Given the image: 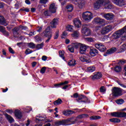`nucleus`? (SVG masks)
Returning a JSON list of instances; mask_svg holds the SVG:
<instances>
[{"instance_id": "obj_13", "label": "nucleus", "mask_w": 126, "mask_h": 126, "mask_svg": "<svg viewBox=\"0 0 126 126\" xmlns=\"http://www.w3.org/2000/svg\"><path fill=\"white\" fill-rule=\"evenodd\" d=\"M103 16L107 20H112L114 19V14L112 13L104 14Z\"/></svg>"}, {"instance_id": "obj_27", "label": "nucleus", "mask_w": 126, "mask_h": 126, "mask_svg": "<svg viewBox=\"0 0 126 126\" xmlns=\"http://www.w3.org/2000/svg\"><path fill=\"white\" fill-rule=\"evenodd\" d=\"M68 64L70 66H74L76 64V61L74 59H72L68 63Z\"/></svg>"}, {"instance_id": "obj_53", "label": "nucleus", "mask_w": 126, "mask_h": 126, "mask_svg": "<svg viewBox=\"0 0 126 126\" xmlns=\"http://www.w3.org/2000/svg\"><path fill=\"white\" fill-rule=\"evenodd\" d=\"M121 49L122 51H126V44L124 43L121 46Z\"/></svg>"}, {"instance_id": "obj_3", "label": "nucleus", "mask_w": 126, "mask_h": 126, "mask_svg": "<svg viewBox=\"0 0 126 126\" xmlns=\"http://www.w3.org/2000/svg\"><path fill=\"white\" fill-rule=\"evenodd\" d=\"M82 18L87 22H90L93 19V14L91 12L86 11L82 14Z\"/></svg>"}, {"instance_id": "obj_25", "label": "nucleus", "mask_w": 126, "mask_h": 126, "mask_svg": "<svg viewBox=\"0 0 126 126\" xmlns=\"http://www.w3.org/2000/svg\"><path fill=\"white\" fill-rule=\"evenodd\" d=\"M55 125L56 126H65L66 125V120H62L56 122Z\"/></svg>"}, {"instance_id": "obj_22", "label": "nucleus", "mask_w": 126, "mask_h": 126, "mask_svg": "<svg viewBox=\"0 0 126 126\" xmlns=\"http://www.w3.org/2000/svg\"><path fill=\"white\" fill-rule=\"evenodd\" d=\"M77 2L78 6L80 8H83V6H84V4H85V3H84V0H77Z\"/></svg>"}, {"instance_id": "obj_41", "label": "nucleus", "mask_w": 126, "mask_h": 126, "mask_svg": "<svg viewBox=\"0 0 126 126\" xmlns=\"http://www.w3.org/2000/svg\"><path fill=\"white\" fill-rule=\"evenodd\" d=\"M66 8L67 9L68 11H72L73 7L72 5H68L66 6Z\"/></svg>"}, {"instance_id": "obj_9", "label": "nucleus", "mask_w": 126, "mask_h": 126, "mask_svg": "<svg viewBox=\"0 0 126 126\" xmlns=\"http://www.w3.org/2000/svg\"><path fill=\"white\" fill-rule=\"evenodd\" d=\"M103 75L101 72H97L94 75L92 76V79L93 80H98L99 79H101Z\"/></svg>"}, {"instance_id": "obj_58", "label": "nucleus", "mask_w": 126, "mask_h": 126, "mask_svg": "<svg viewBox=\"0 0 126 126\" xmlns=\"http://www.w3.org/2000/svg\"><path fill=\"white\" fill-rule=\"evenodd\" d=\"M119 63H121V64H125V63H126V60H120Z\"/></svg>"}, {"instance_id": "obj_30", "label": "nucleus", "mask_w": 126, "mask_h": 126, "mask_svg": "<svg viewBox=\"0 0 126 126\" xmlns=\"http://www.w3.org/2000/svg\"><path fill=\"white\" fill-rule=\"evenodd\" d=\"M5 116L6 118H7V120L9 121V123H12L14 120H13V118L10 117L8 114H5Z\"/></svg>"}, {"instance_id": "obj_36", "label": "nucleus", "mask_w": 126, "mask_h": 126, "mask_svg": "<svg viewBox=\"0 0 126 126\" xmlns=\"http://www.w3.org/2000/svg\"><path fill=\"white\" fill-rule=\"evenodd\" d=\"M104 28H105V29H106L107 32H108L113 30V27L111 25L106 26Z\"/></svg>"}, {"instance_id": "obj_24", "label": "nucleus", "mask_w": 126, "mask_h": 126, "mask_svg": "<svg viewBox=\"0 0 126 126\" xmlns=\"http://www.w3.org/2000/svg\"><path fill=\"white\" fill-rule=\"evenodd\" d=\"M116 51H117V48L116 47H112L107 51L106 54L107 55H111L112 54H114V53H115V52H116Z\"/></svg>"}, {"instance_id": "obj_29", "label": "nucleus", "mask_w": 126, "mask_h": 126, "mask_svg": "<svg viewBox=\"0 0 126 126\" xmlns=\"http://www.w3.org/2000/svg\"><path fill=\"white\" fill-rule=\"evenodd\" d=\"M96 68L94 66H91L87 68V70L88 72H93L95 71Z\"/></svg>"}, {"instance_id": "obj_1", "label": "nucleus", "mask_w": 126, "mask_h": 126, "mask_svg": "<svg viewBox=\"0 0 126 126\" xmlns=\"http://www.w3.org/2000/svg\"><path fill=\"white\" fill-rule=\"evenodd\" d=\"M50 24L51 26L48 27L43 32L44 34V36L48 38L45 41L46 43H48L53 36V31L51 27V28H57V25L59 24V20L56 18L54 19L51 22Z\"/></svg>"}, {"instance_id": "obj_28", "label": "nucleus", "mask_w": 126, "mask_h": 126, "mask_svg": "<svg viewBox=\"0 0 126 126\" xmlns=\"http://www.w3.org/2000/svg\"><path fill=\"white\" fill-rule=\"evenodd\" d=\"M46 120V116L43 117V116H39V117H37L36 118V122L39 123V122H41V121H45Z\"/></svg>"}, {"instance_id": "obj_51", "label": "nucleus", "mask_w": 126, "mask_h": 126, "mask_svg": "<svg viewBox=\"0 0 126 126\" xmlns=\"http://www.w3.org/2000/svg\"><path fill=\"white\" fill-rule=\"evenodd\" d=\"M99 90L101 93H105L106 92V89H105V87L104 86L101 87Z\"/></svg>"}, {"instance_id": "obj_49", "label": "nucleus", "mask_w": 126, "mask_h": 126, "mask_svg": "<svg viewBox=\"0 0 126 126\" xmlns=\"http://www.w3.org/2000/svg\"><path fill=\"white\" fill-rule=\"evenodd\" d=\"M67 35V32H66V31L63 32V33H62V35L61 36L62 38L64 39V38H65V37H66Z\"/></svg>"}, {"instance_id": "obj_17", "label": "nucleus", "mask_w": 126, "mask_h": 126, "mask_svg": "<svg viewBox=\"0 0 126 126\" xmlns=\"http://www.w3.org/2000/svg\"><path fill=\"white\" fill-rule=\"evenodd\" d=\"M90 54L92 57H95L98 55V51L95 48H92L90 49Z\"/></svg>"}, {"instance_id": "obj_42", "label": "nucleus", "mask_w": 126, "mask_h": 126, "mask_svg": "<svg viewBox=\"0 0 126 126\" xmlns=\"http://www.w3.org/2000/svg\"><path fill=\"white\" fill-rule=\"evenodd\" d=\"M68 51L71 52V53H74V48L73 47V46H72V45H69L68 46Z\"/></svg>"}, {"instance_id": "obj_50", "label": "nucleus", "mask_w": 126, "mask_h": 126, "mask_svg": "<svg viewBox=\"0 0 126 126\" xmlns=\"http://www.w3.org/2000/svg\"><path fill=\"white\" fill-rule=\"evenodd\" d=\"M59 30H57L55 32V35L54 36V39H57L58 38H59Z\"/></svg>"}, {"instance_id": "obj_54", "label": "nucleus", "mask_w": 126, "mask_h": 126, "mask_svg": "<svg viewBox=\"0 0 126 126\" xmlns=\"http://www.w3.org/2000/svg\"><path fill=\"white\" fill-rule=\"evenodd\" d=\"M86 40L88 41V42H94V39L92 37H87L86 38Z\"/></svg>"}, {"instance_id": "obj_35", "label": "nucleus", "mask_w": 126, "mask_h": 126, "mask_svg": "<svg viewBox=\"0 0 126 126\" xmlns=\"http://www.w3.org/2000/svg\"><path fill=\"white\" fill-rule=\"evenodd\" d=\"M116 103L118 104V105H122V104H124L125 103V100L123 99H119L116 100Z\"/></svg>"}, {"instance_id": "obj_20", "label": "nucleus", "mask_w": 126, "mask_h": 126, "mask_svg": "<svg viewBox=\"0 0 126 126\" xmlns=\"http://www.w3.org/2000/svg\"><path fill=\"white\" fill-rule=\"evenodd\" d=\"M75 122H76V118H75V117H72L66 120V124L71 123V125H74V124H75Z\"/></svg>"}, {"instance_id": "obj_19", "label": "nucleus", "mask_w": 126, "mask_h": 126, "mask_svg": "<svg viewBox=\"0 0 126 126\" xmlns=\"http://www.w3.org/2000/svg\"><path fill=\"white\" fill-rule=\"evenodd\" d=\"M80 61H81V62H85L87 63H91V60H89V59H88V57H86V56H81L80 57Z\"/></svg>"}, {"instance_id": "obj_23", "label": "nucleus", "mask_w": 126, "mask_h": 126, "mask_svg": "<svg viewBox=\"0 0 126 126\" xmlns=\"http://www.w3.org/2000/svg\"><path fill=\"white\" fill-rule=\"evenodd\" d=\"M19 31V28L16 27L13 29V34L15 38H16L18 36V32Z\"/></svg>"}, {"instance_id": "obj_26", "label": "nucleus", "mask_w": 126, "mask_h": 126, "mask_svg": "<svg viewBox=\"0 0 126 126\" xmlns=\"http://www.w3.org/2000/svg\"><path fill=\"white\" fill-rule=\"evenodd\" d=\"M15 116L18 118V119H21L22 117L21 115V111L19 110H16L15 111Z\"/></svg>"}, {"instance_id": "obj_11", "label": "nucleus", "mask_w": 126, "mask_h": 126, "mask_svg": "<svg viewBox=\"0 0 126 126\" xmlns=\"http://www.w3.org/2000/svg\"><path fill=\"white\" fill-rule=\"evenodd\" d=\"M95 47L98 49L100 52H105L106 51V47L102 43H97L95 44Z\"/></svg>"}, {"instance_id": "obj_2", "label": "nucleus", "mask_w": 126, "mask_h": 126, "mask_svg": "<svg viewBox=\"0 0 126 126\" xmlns=\"http://www.w3.org/2000/svg\"><path fill=\"white\" fill-rule=\"evenodd\" d=\"M121 37L122 41L126 40V26L123 29L115 32L111 36L112 39H119Z\"/></svg>"}, {"instance_id": "obj_33", "label": "nucleus", "mask_w": 126, "mask_h": 126, "mask_svg": "<svg viewBox=\"0 0 126 126\" xmlns=\"http://www.w3.org/2000/svg\"><path fill=\"white\" fill-rule=\"evenodd\" d=\"M81 45V43H77V42H75V43H74L72 44V47H73L75 49H77L78 48H79V47H80Z\"/></svg>"}, {"instance_id": "obj_5", "label": "nucleus", "mask_w": 126, "mask_h": 126, "mask_svg": "<svg viewBox=\"0 0 126 126\" xmlns=\"http://www.w3.org/2000/svg\"><path fill=\"white\" fill-rule=\"evenodd\" d=\"M112 92L114 97H119V96H122L123 91L122 89L115 87L112 89Z\"/></svg>"}, {"instance_id": "obj_18", "label": "nucleus", "mask_w": 126, "mask_h": 126, "mask_svg": "<svg viewBox=\"0 0 126 126\" xmlns=\"http://www.w3.org/2000/svg\"><path fill=\"white\" fill-rule=\"evenodd\" d=\"M0 24L1 25H3L4 26H7L8 25V23L6 22L5 19L3 16L0 15Z\"/></svg>"}, {"instance_id": "obj_44", "label": "nucleus", "mask_w": 126, "mask_h": 126, "mask_svg": "<svg viewBox=\"0 0 126 126\" xmlns=\"http://www.w3.org/2000/svg\"><path fill=\"white\" fill-rule=\"evenodd\" d=\"M43 47H44V43H41V44H37L36 45V48L38 50H40V49H42V48H43Z\"/></svg>"}, {"instance_id": "obj_4", "label": "nucleus", "mask_w": 126, "mask_h": 126, "mask_svg": "<svg viewBox=\"0 0 126 126\" xmlns=\"http://www.w3.org/2000/svg\"><path fill=\"white\" fill-rule=\"evenodd\" d=\"M73 98H78L76 99V101L78 102V103H81V102H83V103H87L88 98L86 97V96L82 95H78V94L75 93L73 94Z\"/></svg>"}, {"instance_id": "obj_52", "label": "nucleus", "mask_w": 126, "mask_h": 126, "mask_svg": "<svg viewBox=\"0 0 126 126\" xmlns=\"http://www.w3.org/2000/svg\"><path fill=\"white\" fill-rule=\"evenodd\" d=\"M46 68L47 67H43L40 70V73H41L42 74H44V73L46 72Z\"/></svg>"}, {"instance_id": "obj_55", "label": "nucleus", "mask_w": 126, "mask_h": 126, "mask_svg": "<svg viewBox=\"0 0 126 126\" xmlns=\"http://www.w3.org/2000/svg\"><path fill=\"white\" fill-rule=\"evenodd\" d=\"M9 53H10V54H15V52H14V50H13V49H12L11 47H9Z\"/></svg>"}, {"instance_id": "obj_21", "label": "nucleus", "mask_w": 126, "mask_h": 126, "mask_svg": "<svg viewBox=\"0 0 126 126\" xmlns=\"http://www.w3.org/2000/svg\"><path fill=\"white\" fill-rule=\"evenodd\" d=\"M74 24L76 27L79 28L81 26V22L78 19H75L73 20Z\"/></svg>"}, {"instance_id": "obj_57", "label": "nucleus", "mask_w": 126, "mask_h": 126, "mask_svg": "<svg viewBox=\"0 0 126 126\" xmlns=\"http://www.w3.org/2000/svg\"><path fill=\"white\" fill-rule=\"evenodd\" d=\"M48 59V57L46 56H43L41 58V60L42 61H44V62H46L47 60Z\"/></svg>"}, {"instance_id": "obj_10", "label": "nucleus", "mask_w": 126, "mask_h": 126, "mask_svg": "<svg viewBox=\"0 0 126 126\" xmlns=\"http://www.w3.org/2000/svg\"><path fill=\"white\" fill-rule=\"evenodd\" d=\"M93 22L94 23H95V24H103V23H105V20L100 18L99 17L94 18L93 21Z\"/></svg>"}, {"instance_id": "obj_8", "label": "nucleus", "mask_w": 126, "mask_h": 126, "mask_svg": "<svg viewBox=\"0 0 126 126\" xmlns=\"http://www.w3.org/2000/svg\"><path fill=\"white\" fill-rule=\"evenodd\" d=\"M105 2V0H97L94 2V8L95 9H99L100 7L104 4Z\"/></svg>"}, {"instance_id": "obj_16", "label": "nucleus", "mask_w": 126, "mask_h": 126, "mask_svg": "<svg viewBox=\"0 0 126 126\" xmlns=\"http://www.w3.org/2000/svg\"><path fill=\"white\" fill-rule=\"evenodd\" d=\"M0 32L2 33L5 36H9V33L6 30L5 28L2 26L0 25Z\"/></svg>"}, {"instance_id": "obj_62", "label": "nucleus", "mask_w": 126, "mask_h": 126, "mask_svg": "<svg viewBox=\"0 0 126 126\" xmlns=\"http://www.w3.org/2000/svg\"><path fill=\"white\" fill-rule=\"evenodd\" d=\"M34 33H35V32H31L28 35L29 36H34L35 35Z\"/></svg>"}, {"instance_id": "obj_59", "label": "nucleus", "mask_w": 126, "mask_h": 126, "mask_svg": "<svg viewBox=\"0 0 126 126\" xmlns=\"http://www.w3.org/2000/svg\"><path fill=\"white\" fill-rule=\"evenodd\" d=\"M20 28L22 30H27V29H28V28H27V27H25V26H20Z\"/></svg>"}, {"instance_id": "obj_40", "label": "nucleus", "mask_w": 126, "mask_h": 126, "mask_svg": "<svg viewBox=\"0 0 126 126\" xmlns=\"http://www.w3.org/2000/svg\"><path fill=\"white\" fill-rule=\"evenodd\" d=\"M113 6L111 4H109L108 5H105L104 6L105 9H112Z\"/></svg>"}, {"instance_id": "obj_37", "label": "nucleus", "mask_w": 126, "mask_h": 126, "mask_svg": "<svg viewBox=\"0 0 126 126\" xmlns=\"http://www.w3.org/2000/svg\"><path fill=\"white\" fill-rule=\"evenodd\" d=\"M89 116L88 114H81L78 116V119H83V118H88Z\"/></svg>"}, {"instance_id": "obj_39", "label": "nucleus", "mask_w": 126, "mask_h": 126, "mask_svg": "<svg viewBox=\"0 0 126 126\" xmlns=\"http://www.w3.org/2000/svg\"><path fill=\"white\" fill-rule=\"evenodd\" d=\"M72 36L75 38H77V37L79 36V32H78V31L74 32L72 34Z\"/></svg>"}, {"instance_id": "obj_12", "label": "nucleus", "mask_w": 126, "mask_h": 126, "mask_svg": "<svg viewBox=\"0 0 126 126\" xmlns=\"http://www.w3.org/2000/svg\"><path fill=\"white\" fill-rule=\"evenodd\" d=\"M112 1L116 5H118L119 6L125 5V0H112Z\"/></svg>"}, {"instance_id": "obj_43", "label": "nucleus", "mask_w": 126, "mask_h": 126, "mask_svg": "<svg viewBox=\"0 0 126 126\" xmlns=\"http://www.w3.org/2000/svg\"><path fill=\"white\" fill-rule=\"evenodd\" d=\"M100 32L103 35L105 34H107V33H109V32L106 30L105 28H103L101 30Z\"/></svg>"}, {"instance_id": "obj_32", "label": "nucleus", "mask_w": 126, "mask_h": 126, "mask_svg": "<svg viewBox=\"0 0 126 126\" xmlns=\"http://www.w3.org/2000/svg\"><path fill=\"white\" fill-rule=\"evenodd\" d=\"M110 122H111V123H120L121 122V120L118 118H112L110 119L109 120Z\"/></svg>"}, {"instance_id": "obj_46", "label": "nucleus", "mask_w": 126, "mask_h": 126, "mask_svg": "<svg viewBox=\"0 0 126 126\" xmlns=\"http://www.w3.org/2000/svg\"><path fill=\"white\" fill-rule=\"evenodd\" d=\"M121 69H122V68L120 66H116L115 67V71L116 72H119L121 71Z\"/></svg>"}, {"instance_id": "obj_63", "label": "nucleus", "mask_w": 126, "mask_h": 126, "mask_svg": "<svg viewBox=\"0 0 126 126\" xmlns=\"http://www.w3.org/2000/svg\"><path fill=\"white\" fill-rule=\"evenodd\" d=\"M118 83L119 85H120V86H122V87H124V88H126V86L125 85H124L123 84H121L120 82H118Z\"/></svg>"}, {"instance_id": "obj_47", "label": "nucleus", "mask_w": 126, "mask_h": 126, "mask_svg": "<svg viewBox=\"0 0 126 126\" xmlns=\"http://www.w3.org/2000/svg\"><path fill=\"white\" fill-rule=\"evenodd\" d=\"M51 13H52L49 10H46L44 12L45 16H50V15H51Z\"/></svg>"}, {"instance_id": "obj_34", "label": "nucleus", "mask_w": 126, "mask_h": 126, "mask_svg": "<svg viewBox=\"0 0 126 126\" xmlns=\"http://www.w3.org/2000/svg\"><path fill=\"white\" fill-rule=\"evenodd\" d=\"M90 119L92 121H93L94 120H100V119H101V117L99 116H93L90 117Z\"/></svg>"}, {"instance_id": "obj_6", "label": "nucleus", "mask_w": 126, "mask_h": 126, "mask_svg": "<svg viewBox=\"0 0 126 126\" xmlns=\"http://www.w3.org/2000/svg\"><path fill=\"white\" fill-rule=\"evenodd\" d=\"M81 32L85 36H89L91 35V32H90V29L88 28V25L85 24L83 26Z\"/></svg>"}, {"instance_id": "obj_45", "label": "nucleus", "mask_w": 126, "mask_h": 126, "mask_svg": "<svg viewBox=\"0 0 126 126\" xmlns=\"http://www.w3.org/2000/svg\"><path fill=\"white\" fill-rule=\"evenodd\" d=\"M28 46L29 48H31V49L35 48V44L33 43H29L28 44Z\"/></svg>"}, {"instance_id": "obj_64", "label": "nucleus", "mask_w": 126, "mask_h": 126, "mask_svg": "<svg viewBox=\"0 0 126 126\" xmlns=\"http://www.w3.org/2000/svg\"><path fill=\"white\" fill-rule=\"evenodd\" d=\"M6 112L7 113H8L9 114H12V113H13L12 110H9V109H7L6 110Z\"/></svg>"}, {"instance_id": "obj_31", "label": "nucleus", "mask_w": 126, "mask_h": 126, "mask_svg": "<svg viewBox=\"0 0 126 126\" xmlns=\"http://www.w3.org/2000/svg\"><path fill=\"white\" fill-rule=\"evenodd\" d=\"M63 103V100L61 98H58V100L54 101V104L55 106H58V105H61Z\"/></svg>"}, {"instance_id": "obj_15", "label": "nucleus", "mask_w": 126, "mask_h": 126, "mask_svg": "<svg viewBox=\"0 0 126 126\" xmlns=\"http://www.w3.org/2000/svg\"><path fill=\"white\" fill-rule=\"evenodd\" d=\"M49 11L51 13H56L57 12V7L55 5V3H52L49 7Z\"/></svg>"}, {"instance_id": "obj_48", "label": "nucleus", "mask_w": 126, "mask_h": 126, "mask_svg": "<svg viewBox=\"0 0 126 126\" xmlns=\"http://www.w3.org/2000/svg\"><path fill=\"white\" fill-rule=\"evenodd\" d=\"M66 30L67 31H72V30H73V28H72V26H71V25H68L66 27Z\"/></svg>"}, {"instance_id": "obj_7", "label": "nucleus", "mask_w": 126, "mask_h": 126, "mask_svg": "<svg viewBox=\"0 0 126 126\" xmlns=\"http://www.w3.org/2000/svg\"><path fill=\"white\" fill-rule=\"evenodd\" d=\"M111 116L115 117V118H125L126 117V113L114 112L111 113Z\"/></svg>"}, {"instance_id": "obj_56", "label": "nucleus", "mask_w": 126, "mask_h": 126, "mask_svg": "<svg viewBox=\"0 0 126 126\" xmlns=\"http://www.w3.org/2000/svg\"><path fill=\"white\" fill-rule=\"evenodd\" d=\"M67 115H72V114H74V111L72 110H68L67 111Z\"/></svg>"}, {"instance_id": "obj_61", "label": "nucleus", "mask_w": 126, "mask_h": 126, "mask_svg": "<svg viewBox=\"0 0 126 126\" xmlns=\"http://www.w3.org/2000/svg\"><path fill=\"white\" fill-rule=\"evenodd\" d=\"M62 83H60V84H54V86L55 87H61V86H62Z\"/></svg>"}, {"instance_id": "obj_14", "label": "nucleus", "mask_w": 126, "mask_h": 126, "mask_svg": "<svg viewBox=\"0 0 126 126\" xmlns=\"http://www.w3.org/2000/svg\"><path fill=\"white\" fill-rule=\"evenodd\" d=\"M87 48L86 47V45L84 44H81L80 46V53L82 54V55H84L86 53V50Z\"/></svg>"}, {"instance_id": "obj_60", "label": "nucleus", "mask_w": 126, "mask_h": 126, "mask_svg": "<svg viewBox=\"0 0 126 126\" xmlns=\"http://www.w3.org/2000/svg\"><path fill=\"white\" fill-rule=\"evenodd\" d=\"M49 0H40L41 3H44V4L48 2Z\"/></svg>"}, {"instance_id": "obj_38", "label": "nucleus", "mask_w": 126, "mask_h": 126, "mask_svg": "<svg viewBox=\"0 0 126 126\" xmlns=\"http://www.w3.org/2000/svg\"><path fill=\"white\" fill-rule=\"evenodd\" d=\"M59 56L64 61V51H59Z\"/></svg>"}]
</instances>
